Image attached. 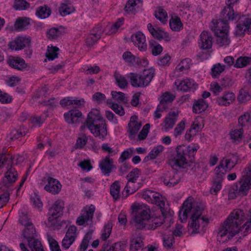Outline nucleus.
<instances>
[{"label":"nucleus","mask_w":251,"mask_h":251,"mask_svg":"<svg viewBox=\"0 0 251 251\" xmlns=\"http://www.w3.org/2000/svg\"><path fill=\"white\" fill-rule=\"evenodd\" d=\"M120 191V186L119 182L116 181L111 184L110 187V194L115 200H117L119 199Z\"/></svg>","instance_id":"c9c22d12"},{"label":"nucleus","mask_w":251,"mask_h":251,"mask_svg":"<svg viewBox=\"0 0 251 251\" xmlns=\"http://www.w3.org/2000/svg\"><path fill=\"white\" fill-rule=\"evenodd\" d=\"M174 242L175 239L173 235H165L164 236L163 245L164 247L171 248Z\"/></svg>","instance_id":"e2e57ef3"},{"label":"nucleus","mask_w":251,"mask_h":251,"mask_svg":"<svg viewBox=\"0 0 251 251\" xmlns=\"http://www.w3.org/2000/svg\"><path fill=\"white\" fill-rule=\"evenodd\" d=\"M29 25V22L27 21V19H22L19 18L15 23V28L18 30H22L25 27Z\"/></svg>","instance_id":"864d4df0"},{"label":"nucleus","mask_w":251,"mask_h":251,"mask_svg":"<svg viewBox=\"0 0 251 251\" xmlns=\"http://www.w3.org/2000/svg\"><path fill=\"white\" fill-rule=\"evenodd\" d=\"M151 35L158 40L164 39L166 42H169L171 39L168 33L160 28H157Z\"/></svg>","instance_id":"7c9ffc66"},{"label":"nucleus","mask_w":251,"mask_h":251,"mask_svg":"<svg viewBox=\"0 0 251 251\" xmlns=\"http://www.w3.org/2000/svg\"><path fill=\"white\" fill-rule=\"evenodd\" d=\"M59 49L56 47H52L50 49H48L46 53V57L49 60H53L54 59L58 57Z\"/></svg>","instance_id":"5fc2aeb1"},{"label":"nucleus","mask_w":251,"mask_h":251,"mask_svg":"<svg viewBox=\"0 0 251 251\" xmlns=\"http://www.w3.org/2000/svg\"><path fill=\"white\" fill-rule=\"evenodd\" d=\"M163 147L161 145L154 148L149 153L148 155L145 157L144 161L146 162L149 159H155L163 151Z\"/></svg>","instance_id":"f704fd0d"},{"label":"nucleus","mask_w":251,"mask_h":251,"mask_svg":"<svg viewBox=\"0 0 251 251\" xmlns=\"http://www.w3.org/2000/svg\"><path fill=\"white\" fill-rule=\"evenodd\" d=\"M30 38L19 36L16 38L14 41L10 42L8 46L12 50H20L26 47H29L30 46Z\"/></svg>","instance_id":"4468645a"},{"label":"nucleus","mask_w":251,"mask_h":251,"mask_svg":"<svg viewBox=\"0 0 251 251\" xmlns=\"http://www.w3.org/2000/svg\"><path fill=\"white\" fill-rule=\"evenodd\" d=\"M112 97L119 102L124 103H127L128 99L126 97L125 94L121 92H117V91H112L111 93Z\"/></svg>","instance_id":"a18cd8bd"},{"label":"nucleus","mask_w":251,"mask_h":251,"mask_svg":"<svg viewBox=\"0 0 251 251\" xmlns=\"http://www.w3.org/2000/svg\"><path fill=\"white\" fill-rule=\"evenodd\" d=\"M149 47L151 50V52L153 55H158L162 51V46L154 40H151L149 42Z\"/></svg>","instance_id":"ea45409f"},{"label":"nucleus","mask_w":251,"mask_h":251,"mask_svg":"<svg viewBox=\"0 0 251 251\" xmlns=\"http://www.w3.org/2000/svg\"><path fill=\"white\" fill-rule=\"evenodd\" d=\"M82 116V113L76 109H71L64 115L65 121L72 124L79 123L81 121Z\"/></svg>","instance_id":"6ab92c4d"},{"label":"nucleus","mask_w":251,"mask_h":251,"mask_svg":"<svg viewBox=\"0 0 251 251\" xmlns=\"http://www.w3.org/2000/svg\"><path fill=\"white\" fill-rule=\"evenodd\" d=\"M175 84L177 85L178 90L184 92H194L197 87V84L195 83L194 80L188 78L180 81H176Z\"/></svg>","instance_id":"f3484780"},{"label":"nucleus","mask_w":251,"mask_h":251,"mask_svg":"<svg viewBox=\"0 0 251 251\" xmlns=\"http://www.w3.org/2000/svg\"><path fill=\"white\" fill-rule=\"evenodd\" d=\"M213 37L210 32L203 31L200 35V47L203 50H208L211 48L212 46Z\"/></svg>","instance_id":"5701e85b"},{"label":"nucleus","mask_w":251,"mask_h":251,"mask_svg":"<svg viewBox=\"0 0 251 251\" xmlns=\"http://www.w3.org/2000/svg\"><path fill=\"white\" fill-rule=\"evenodd\" d=\"M12 157H6L5 153H0V169L5 166L7 170L6 175L2 180L3 185L6 187L9 186L14 182L18 177L17 171L12 166Z\"/></svg>","instance_id":"6e6552de"},{"label":"nucleus","mask_w":251,"mask_h":251,"mask_svg":"<svg viewBox=\"0 0 251 251\" xmlns=\"http://www.w3.org/2000/svg\"><path fill=\"white\" fill-rule=\"evenodd\" d=\"M150 127V124H147L143 126L142 129L138 134V138L139 140H143L146 139L149 133Z\"/></svg>","instance_id":"bf43d9fd"},{"label":"nucleus","mask_w":251,"mask_h":251,"mask_svg":"<svg viewBox=\"0 0 251 251\" xmlns=\"http://www.w3.org/2000/svg\"><path fill=\"white\" fill-rule=\"evenodd\" d=\"M76 227L74 226H70L67 230L65 237L75 240L76 237Z\"/></svg>","instance_id":"052dcab7"},{"label":"nucleus","mask_w":251,"mask_h":251,"mask_svg":"<svg viewBox=\"0 0 251 251\" xmlns=\"http://www.w3.org/2000/svg\"><path fill=\"white\" fill-rule=\"evenodd\" d=\"M246 31L251 32V18L243 15L237 21L235 33L236 36H240L244 34Z\"/></svg>","instance_id":"f8f14e48"},{"label":"nucleus","mask_w":251,"mask_h":251,"mask_svg":"<svg viewBox=\"0 0 251 251\" xmlns=\"http://www.w3.org/2000/svg\"><path fill=\"white\" fill-rule=\"evenodd\" d=\"M155 18L162 23L165 24L167 21L168 14L166 11L161 7H158L154 14Z\"/></svg>","instance_id":"72a5a7b5"},{"label":"nucleus","mask_w":251,"mask_h":251,"mask_svg":"<svg viewBox=\"0 0 251 251\" xmlns=\"http://www.w3.org/2000/svg\"><path fill=\"white\" fill-rule=\"evenodd\" d=\"M62 35V31L55 27L51 28L47 31L48 37L50 40H55Z\"/></svg>","instance_id":"c03bdc74"},{"label":"nucleus","mask_w":251,"mask_h":251,"mask_svg":"<svg viewBox=\"0 0 251 251\" xmlns=\"http://www.w3.org/2000/svg\"><path fill=\"white\" fill-rule=\"evenodd\" d=\"M152 68L145 69L141 74L130 73L128 76L130 84L134 87L144 88L148 86L154 75Z\"/></svg>","instance_id":"0eeeda50"},{"label":"nucleus","mask_w":251,"mask_h":251,"mask_svg":"<svg viewBox=\"0 0 251 251\" xmlns=\"http://www.w3.org/2000/svg\"><path fill=\"white\" fill-rule=\"evenodd\" d=\"M64 203L62 200L56 201L50 208L48 213V219L45 222L46 226L49 227L55 225L56 220L63 215Z\"/></svg>","instance_id":"9d476101"},{"label":"nucleus","mask_w":251,"mask_h":251,"mask_svg":"<svg viewBox=\"0 0 251 251\" xmlns=\"http://www.w3.org/2000/svg\"><path fill=\"white\" fill-rule=\"evenodd\" d=\"M48 237L51 251H61L57 242L49 235Z\"/></svg>","instance_id":"6e6d98bb"},{"label":"nucleus","mask_w":251,"mask_h":251,"mask_svg":"<svg viewBox=\"0 0 251 251\" xmlns=\"http://www.w3.org/2000/svg\"><path fill=\"white\" fill-rule=\"evenodd\" d=\"M135 227L138 229H143L151 218L150 209H143L141 206H132Z\"/></svg>","instance_id":"1a4fd4ad"},{"label":"nucleus","mask_w":251,"mask_h":251,"mask_svg":"<svg viewBox=\"0 0 251 251\" xmlns=\"http://www.w3.org/2000/svg\"><path fill=\"white\" fill-rule=\"evenodd\" d=\"M141 175V171L138 168L133 169L126 176L127 181L136 182Z\"/></svg>","instance_id":"a19ab883"},{"label":"nucleus","mask_w":251,"mask_h":251,"mask_svg":"<svg viewBox=\"0 0 251 251\" xmlns=\"http://www.w3.org/2000/svg\"><path fill=\"white\" fill-rule=\"evenodd\" d=\"M37 236L36 231L35 233H25L23 237L26 239L28 246L31 251H44L41 242L36 238Z\"/></svg>","instance_id":"ddd939ff"},{"label":"nucleus","mask_w":251,"mask_h":251,"mask_svg":"<svg viewBox=\"0 0 251 251\" xmlns=\"http://www.w3.org/2000/svg\"><path fill=\"white\" fill-rule=\"evenodd\" d=\"M124 245L121 242H117L110 246L106 251H123Z\"/></svg>","instance_id":"774afa93"},{"label":"nucleus","mask_w":251,"mask_h":251,"mask_svg":"<svg viewBox=\"0 0 251 251\" xmlns=\"http://www.w3.org/2000/svg\"><path fill=\"white\" fill-rule=\"evenodd\" d=\"M113 161L112 158L109 156L105 157L100 162V167L104 175L109 176L114 167L113 164Z\"/></svg>","instance_id":"393cba45"},{"label":"nucleus","mask_w":251,"mask_h":251,"mask_svg":"<svg viewBox=\"0 0 251 251\" xmlns=\"http://www.w3.org/2000/svg\"><path fill=\"white\" fill-rule=\"evenodd\" d=\"M51 14V9L47 5L41 6L36 10V14L41 19L48 18Z\"/></svg>","instance_id":"473e14b6"},{"label":"nucleus","mask_w":251,"mask_h":251,"mask_svg":"<svg viewBox=\"0 0 251 251\" xmlns=\"http://www.w3.org/2000/svg\"><path fill=\"white\" fill-rule=\"evenodd\" d=\"M20 223L25 226V228L23 231V236L25 233H29L28 231L31 230V232L35 233V228L33 224L29 221L26 214H24L20 219Z\"/></svg>","instance_id":"cd10ccee"},{"label":"nucleus","mask_w":251,"mask_h":251,"mask_svg":"<svg viewBox=\"0 0 251 251\" xmlns=\"http://www.w3.org/2000/svg\"><path fill=\"white\" fill-rule=\"evenodd\" d=\"M178 115V111H171L168 114L164 120V128L165 130L168 131L173 127L176 124Z\"/></svg>","instance_id":"a878e982"},{"label":"nucleus","mask_w":251,"mask_h":251,"mask_svg":"<svg viewBox=\"0 0 251 251\" xmlns=\"http://www.w3.org/2000/svg\"><path fill=\"white\" fill-rule=\"evenodd\" d=\"M87 141L88 138L86 134H82L76 140V146L78 148H82L85 146Z\"/></svg>","instance_id":"13d9d810"},{"label":"nucleus","mask_w":251,"mask_h":251,"mask_svg":"<svg viewBox=\"0 0 251 251\" xmlns=\"http://www.w3.org/2000/svg\"><path fill=\"white\" fill-rule=\"evenodd\" d=\"M131 39L135 46L138 47L139 50L141 51H145L147 50L148 46L145 36L141 32L138 31L133 34L131 36Z\"/></svg>","instance_id":"dca6fc26"},{"label":"nucleus","mask_w":251,"mask_h":251,"mask_svg":"<svg viewBox=\"0 0 251 251\" xmlns=\"http://www.w3.org/2000/svg\"><path fill=\"white\" fill-rule=\"evenodd\" d=\"M74 10L75 8L73 6L66 3H62L59 8V12L62 16L70 14L74 12Z\"/></svg>","instance_id":"79ce46f5"},{"label":"nucleus","mask_w":251,"mask_h":251,"mask_svg":"<svg viewBox=\"0 0 251 251\" xmlns=\"http://www.w3.org/2000/svg\"><path fill=\"white\" fill-rule=\"evenodd\" d=\"M211 28L217 37L216 43L220 47L229 45L230 40L228 35L229 26L227 20L222 19L217 20Z\"/></svg>","instance_id":"423d86ee"},{"label":"nucleus","mask_w":251,"mask_h":251,"mask_svg":"<svg viewBox=\"0 0 251 251\" xmlns=\"http://www.w3.org/2000/svg\"><path fill=\"white\" fill-rule=\"evenodd\" d=\"M208 107V104L202 99L195 100L193 105V111L196 113H200L204 111Z\"/></svg>","instance_id":"c85d7f7f"},{"label":"nucleus","mask_w":251,"mask_h":251,"mask_svg":"<svg viewBox=\"0 0 251 251\" xmlns=\"http://www.w3.org/2000/svg\"><path fill=\"white\" fill-rule=\"evenodd\" d=\"M169 25L172 30L175 31H179L182 27V24L180 19L178 17H176L175 18H172L170 20Z\"/></svg>","instance_id":"e433bc0d"},{"label":"nucleus","mask_w":251,"mask_h":251,"mask_svg":"<svg viewBox=\"0 0 251 251\" xmlns=\"http://www.w3.org/2000/svg\"><path fill=\"white\" fill-rule=\"evenodd\" d=\"M138 117L133 115L131 117L130 121L128 124L127 131L129 133V137L132 139L139 131L142 124L137 121Z\"/></svg>","instance_id":"412c9836"},{"label":"nucleus","mask_w":251,"mask_h":251,"mask_svg":"<svg viewBox=\"0 0 251 251\" xmlns=\"http://www.w3.org/2000/svg\"><path fill=\"white\" fill-rule=\"evenodd\" d=\"M237 99L240 102L243 103L251 99V96L247 92L241 90Z\"/></svg>","instance_id":"680f3d73"},{"label":"nucleus","mask_w":251,"mask_h":251,"mask_svg":"<svg viewBox=\"0 0 251 251\" xmlns=\"http://www.w3.org/2000/svg\"><path fill=\"white\" fill-rule=\"evenodd\" d=\"M210 89L215 95H218L223 91V88L221 85H220L217 82H214L210 85Z\"/></svg>","instance_id":"338daca9"},{"label":"nucleus","mask_w":251,"mask_h":251,"mask_svg":"<svg viewBox=\"0 0 251 251\" xmlns=\"http://www.w3.org/2000/svg\"><path fill=\"white\" fill-rule=\"evenodd\" d=\"M92 239L91 234L87 233L83 238L81 244L79 251H85L89 245L90 240Z\"/></svg>","instance_id":"603ef678"},{"label":"nucleus","mask_w":251,"mask_h":251,"mask_svg":"<svg viewBox=\"0 0 251 251\" xmlns=\"http://www.w3.org/2000/svg\"><path fill=\"white\" fill-rule=\"evenodd\" d=\"M251 116L249 113H246L240 116L238 119V123L240 127L245 126L250 120Z\"/></svg>","instance_id":"4d7b16f0"},{"label":"nucleus","mask_w":251,"mask_h":251,"mask_svg":"<svg viewBox=\"0 0 251 251\" xmlns=\"http://www.w3.org/2000/svg\"><path fill=\"white\" fill-rule=\"evenodd\" d=\"M239 157L237 153H229L221 160L220 164L215 169L216 177L210 191L211 194H216L222 187L223 177L226 172V169L231 170L238 163Z\"/></svg>","instance_id":"7ed1b4c3"},{"label":"nucleus","mask_w":251,"mask_h":251,"mask_svg":"<svg viewBox=\"0 0 251 251\" xmlns=\"http://www.w3.org/2000/svg\"><path fill=\"white\" fill-rule=\"evenodd\" d=\"M112 224L109 221L104 226L103 232L101 235V238L102 240L105 241L109 237L112 228Z\"/></svg>","instance_id":"8fccbe9b"},{"label":"nucleus","mask_w":251,"mask_h":251,"mask_svg":"<svg viewBox=\"0 0 251 251\" xmlns=\"http://www.w3.org/2000/svg\"><path fill=\"white\" fill-rule=\"evenodd\" d=\"M133 153V150L129 149L128 150L124 151L119 159V163H123L126 160L129 158Z\"/></svg>","instance_id":"0e129e2a"},{"label":"nucleus","mask_w":251,"mask_h":251,"mask_svg":"<svg viewBox=\"0 0 251 251\" xmlns=\"http://www.w3.org/2000/svg\"><path fill=\"white\" fill-rule=\"evenodd\" d=\"M203 209L200 206H193L192 200L188 199L182 206V210L179 211V217L182 223L186 221L187 215L191 211L192 215L191 217V222L189 223V229H192L191 234H196L199 233L200 224L199 220L201 215Z\"/></svg>","instance_id":"39448f33"},{"label":"nucleus","mask_w":251,"mask_h":251,"mask_svg":"<svg viewBox=\"0 0 251 251\" xmlns=\"http://www.w3.org/2000/svg\"><path fill=\"white\" fill-rule=\"evenodd\" d=\"M7 63L11 67L21 71L29 70L30 68L28 65L25 63L24 59L18 57L10 58Z\"/></svg>","instance_id":"aec40b11"},{"label":"nucleus","mask_w":251,"mask_h":251,"mask_svg":"<svg viewBox=\"0 0 251 251\" xmlns=\"http://www.w3.org/2000/svg\"><path fill=\"white\" fill-rule=\"evenodd\" d=\"M225 69V65H221L220 63L216 64L211 69V75L213 77H218Z\"/></svg>","instance_id":"49530a36"},{"label":"nucleus","mask_w":251,"mask_h":251,"mask_svg":"<svg viewBox=\"0 0 251 251\" xmlns=\"http://www.w3.org/2000/svg\"><path fill=\"white\" fill-rule=\"evenodd\" d=\"M29 7V3L25 0H14L13 8L16 10H25Z\"/></svg>","instance_id":"37998d69"},{"label":"nucleus","mask_w":251,"mask_h":251,"mask_svg":"<svg viewBox=\"0 0 251 251\" xmlns=\"http://www.w3.org/2000/svg\"><path fill=\"white\" fill-rule=\"evenodd\" d=\"M251 61V58L250 57L241 56L236 61L234 66L237 68H241L247 66Z\"/></svg>","instance_id":"58836bf2"},{"label":"nucleus","mask_w":251,"mask_h":251,"mask_svg":"<svg viewBox=\"0 0 251 251\" xmlns=\"http://www.w3.org/2000/svg\"><path fill=\"white\" fill-rule=\"evenodd\" d=\"M243 134V128L242 127H239L237 129H235L230 132V135L231 139L233 142L239 141L242 137Z\"/></svg>","instance_id":"3c124183"},{"label":"nucleus","mask_w":251,"mask_h":251,"mask_svg":"<svg viewBox=\"0 0 251 251\" xmlns=\"http://www.w3.org/2000/svg\"><path fill=\"white\" fill-rule=\"evenodd\" d=\"M115 77L116 83L120 88L125 89L127 87L128 83L124 76L120 74H116Z\"/></svg>","instance_id":"09e8293b"},{"label":"nucleus","mask_w":251,"mask_h":251,"mask_svg":"<svg viewBox=\"0 0 251 251\" xmlns=\"http://www.w3.org/2000/svg\"><path fill=\"white\" fill-rule=\"evenodd\" d=\"M110 108L117 114L123 116L125 114V111L123 107L117 103H111Z\"/></svg>","instance_id":"69168bd1"},{"label":"nucleus","mask_w":251,"mask_h":251,"mask_svg":"<svg viewBox=\"0 0 251 251\" xmlns=\"http://www.w3.org/2000/svg\"><path fill=\"white\" fill-rule=\"evenodd\" d=\"M48 184L46 185L44 189L46 191L51 193L52 194H58L61 190V185L56 179L51 177L48 178Z\"/></svg>","instance_id":"4be33fe9"},{"label":"nucleus","mask_w":251,"mask_h":251,"mask_svg":"<svg viewBox=\"0 0 251 251\" xmlns=\"http://www.w3.org/2000/svg\"><path fill=\"white\" fill-rule=\"evenodd\" d=\"M135 182H131L127 181L126 185L125 188V190L126 192V195L125 196L124 192H123V197L125 199L126 198L129 194H132L138 190V186H135L134 183Z\"/></svg>","instance_id":"4c0bfd02"},{"label":"nucleus","mask_w":251,"mask_h":251,"mask_svg":"<svg viewBox=\"0 0 251 251\" xmlns=\"http://www.w3.org/2000/svg\"><path fill=\"white\" fill-rule=\"evenodd\" d=\"M167 211L165 210L164 215L162 213V216H159L153 218L151 220L152 224L150 225L149 229L154 230L157 227L161 226L164 222V218L167 217Z\"/></svg>","instance_id":"c756f323"},{"label":"nucleus","mask_w":251,"mask_h":251,"mask_svg":"<svg viewBox=\"0 0 251 251\" xmlns=\"http://www.w3.org/2000/svg\"><path fill=\"white\" fill-rule=\"evenodd\" d=\"M198 146H185L184 145L178 146L176 149V154L175 156L170 160L169 164L174 170L184 168L185 165H190L189 163H192L195 158V155L199 149Z\"/></svg>","instance_id":"20e7f679"},{"label":"nucleus","mask_w":251,"mask_h":251,"mask_svg":"<svg viewBox=\"0 0 251 251\" xmlns=\"http://www.w3.org/2000/svg\"><path fill=\"white\" fill-rule=\"evenodd\" d=\"M144 238L139 234L131 240L130 248L131 251H136L143 246Z\"/></svg>","instance_id":"2f4dec72"},{"label":"nucleus","mask_w":251,"mask_h":251,"mask_svg":"<svg viewBox=\"0 0 251 251\" xmlns=\"http://www.w3.org/2000/svg\"><path fill=\"white\" fill-rule=\"evenodd\" d=\"M239 188L238 186L236 185L235 190L237 193L241 196L247 195L251 185V174L244 176L239 181Z\"/></svg>","instance_id":"2eb2a0df"},{"label":"nucleus","mask_w":251,"mask_h":251,"mask_svg":"<svg viewBox=\"0 0 251 251\" xmlns=\"http://www.w3.org/2000/svg\"><path fill=\"white\" fill-rule=\"evenodd\" d=\"M141 3V0H128L125 7V10L127 12H132L135 10V6L137 4Z\"/></svg>","instance_id":"de8ad7c7"},{"label":"nucleus","mask_w":251,"mask_h":251,"mask_svg":"<svg viewBox=\"0 0 251 251\" xmlns=\"http://www.w3.org/2000/svg\"><path fill=\"white\" fill-rule=\"evenodd\" d=\"M85 124L86 125L81 126V129L87 127L95 137L101 140L105 139L107 135V126L98 109L93 108L89 112Z\"/></svg>","instance_id":"f03ea898"},{"label":"nucleus","mask_w":251,"mask_h":251,"mask_svg":"<svg viewBox=\"0 0 251 251\" xmlns=\"http://www.w3.org/2000/svg\"><path fill=\"white\" fill-rule=\"evenodd\" d=\"M249 212V214L247 218H245L242 210L236 209L231 212L219 228L217 235L218 241L224 243L225 241L222 240L223 237L226 236V241L230 239L238 234L240 231L242 230L241 228L239 227V226L245 221V219H247V221L242 227L244 229V235L246 236L248 233H251V209Z\"/></svg>","instance_id":"f257e3e1"},{"label":"nucleus","mask_w":251,"mask_h":251,"mask_svg":"<svg viewBox=\"0 0 251 251\" xmlns=\"http://www.w3.org/2000/svg\"><path fill=\"white\" fill-rule=\"evenodd\" d=\"M123 57L126 62L129 63L130 65L145 66L148 64L146 60H141L139 57H136L135 56L132 54V53L129 51L124 52L123 55Z\"/></svg>","instance_id":"b1692460"},{"label":"nucleus","mask_w":251,"mask_h":251,"mask_svg":"<svg viewBox=\"0 0 251 251\" xmlns=\"http://www.w3.org/2000/svg\"><path fill=\"white\" fill-rule=\"evenodd\" d=\"M95 210V206L91 205L88 210L82 211L81 215L77 218L76 223L79 226H82L89 221H92Z\"/></svg>","instance_id":"a211bd4d"},{"label":"nucleus","mask_w":251,"mask_h":251,"mask_svg":"<svg viewBox=\"0 0 251 251\" xmlns=\"http://www.w3.org/2000/svg\"><path fill=\"white\" fill-rule=\"evenodd\" d=\"M143 198L149 202L159 206L161 213L165 214V198L159 193L147 190L143 193Z\"/></svg>","instance_id":"9b49d317"},{"label":"nucleus","mask_w":251,"mask_h":251,"mask_svg":"<svg viewBox=\"0 0 251 251\" xmlns=\"http://www.w3.org/2000/svg\"><path fill=\"white\" fill-rule=\"evenodd\" d=\"M102 31L99 28L93 29L91 33L86 39V44L87 46L94 45L100 38Z\"/></svg>","instance_id":"bb28decb"}]
</instances>
